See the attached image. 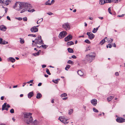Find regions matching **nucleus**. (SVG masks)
I'll return each instance as SVG.
<instances>
[{
	"label": "nucleus",
	"mask_w": 125,
	"mask_h": 125,
	"mask_svg": "<svg viewBox=\"0 0 125 125\" xmlns=\"http://www.w3.org/2000/svg\"><path fill=\"white\" fill-rule=\"evenodd\" d=\"M31 7V4L28 3L18 2L15 3L14 8L18 10H19L21 9H22L20 12L21 13H22L27 10L29 12H32L31 10H27L28 9H30Z\"/></svg>",
	"instance_id": "nucleus-1"
},
{
	"label": "nucleus",
	"mask_w": 125,
	"mask_h": 125,
	"mask_svg": "<svg viewBox=\"0 0 125 125\" xmlns=\"http://www.w3.org/2000/svg\"><path fill=\"white\" fill-rule=\"evenodd\" d=\"M23 114L24 120L27 124H29L32 122V118L31 115V114L30 113H25Z\"/></svg>",
	"instance_id": "nucleus-2"
},
{
	"label": "nucleus",
	"mask_w": 125,
	"mask_h": 125,
	"mask_svg": "<svg viewBox=\"0 0 125 125\" xmlns=\"http://www.w3.org/2000/svg\"><path fill=\"white\" fill-rule=\"evenodd\" d=\"M95 55L87 54L86 55L85 59L88 61L91 62L95 59Z\"/></svg>",
	"instance_id": "nucleus-3"
},
{
	"label": "nucleus",
	"mask_w": 125,
	"mask_h": 125,
	"mask_svg": "<svg viewBox=\"0 0 125 125\" xmlns=\"http://www.w3.org/2000/svg\"><path fill=\"white\" fill-rule=\"evenodd\" d=\"M62 28L66 31L69 30L71 29L70 23L67 22L65 23L62 25Z\"/></svg>",
	"instance_id": "nucleus-4"
},
{
	"label": "nucleus",
	"mask_w": 125,
	"mask_h": 125,
	"mask_svg": "<svg viewBox=\"0 0 125 125\" xmlns=\"http://www.w3.org/2000/svg\"><path fill=\"white\" fill-rule=\"evenodd\" d=\"M35 41L36 44L43 43V41L42 39L41 36L40 35H39L38 38H37L35 39Z\"/></svg>",
	"instance_id": "nucleus-5"
},
{
	"label": "nucleus",
	"mask_w": 125,
	"mask_h": 125,
	"mask_svg": "<svg viewBox=\"0 0 125 125\" xmlns=\"http://www.w3.org/2000/svg\"><path fill=\"white\" fill-rule=\"evenodd\" d=\"M67 34V32L65 31L61 32L59 35V37L60 39H62L65 37Z\"/></svg>",
	"instance_id": "nucleus-6"
},
{
	"label": "nucleus",
	"mask_w": 125,
	"mask_h": 125,
	"mask_svg": "<svg viewBox=\"0 0 125 125\" xmlns=\"http://www.w3.org/2000/svg\"><path fill=\"white\" fill-rule=\"evenodd\" d=\"M86 34L88 36L89 38L91 40L93 39L94 37V35L91 32H87Z\"/></svg>",
	"instance_id": "nucleus-7"
},
{
	"label": "nucleus",
	"mask_w": 125,
	"mask_h": 125,
	"mask_svg": "<svg viewBox=\"0 0 125 125\" xmlns=\"http://www.w3.org/2000/svg\"><path fill=\"white\" fill-rule=\"evenodd\" d=\"M116 121L119 123H122L125 122V119L122 117H118L116 119Z\"/></svg>",
	"instance_id": "nucleus-8"
},
{
	"label": "nucleus",
	"mask_w": 125,
	"mask_h": 125,
	"mask_svg": "<svg viewBox=\"0 0 125 125\" xmlns=\"http://www.w3.org/2000/svg\"><path fill=\"white\" fill-rule=\"evenodd\" d=\"M72 36L71 35H69L64 38V40L65 42H67L68 41L71 40L72 39Z\"/></svg>",
	"instance_id": "nucleus-9"
},
{
	"label": "nucleus",
	"mask_w": 125,
	"mask_h": 125,
	"mask_svg": "<svg viewBox=\"0 0 125 125\" xmlns=\"http://www.w3.org/2000/svg\"><path fill=\"white\" fill-rule=\"evenodd\" d=\"M0 2L8 5L10 3V0H0Z\"/></svg>",
	"instance_id": "nucleus-10"
},
{
	"label": "nucleus",
	"mask_w": 125,
	"mask_h": 125,
	"mask_svg": "<svg viewBox=\"0 0 125 125\" xmlns=\"http://www.w3.org/2000/svg\"><path fill=\"white\" fill-rule=\"evenodd\" d=\"M31 31L32 32H35L38 31V28L36 26H34L32 27L31 29Z\"/></svg>",
	"instance_id": "nucleus-11"
},
{
	"label": "nucleus",
	"mask_w": 125,
	"mask_h": 125,
	"mask_svg": "<svg viewBox=\"0 0 125 125\" xmlns=\"http://www.w3.org/2000/svg\"><path fill=\"white\" fill-rule=\"evenodd\" d=\"M121 0H108L107 2L108 3H110L112 2H113L115 3H116L120 1Z\"/></svg>",
	"instance_id": "nucleus-12"
},
{
	"label": "nucleus",
	"mask_w": 125,
	"mask_h": 125,
	"mask_svg": "<svg viewBox=\"0 0 125 125\" xmlns=\"http://www.w3.org/2000/svg\"><path fill=\"white\" fill-rule=\"evenodd\" d=\"M92 104L94 106H95L97 103V100L95 99H93L91 101Z\"/></svg>",
	"instance_id": "nucleus-13"
},
{
	"label": "nucleus",
	"mask_w": 125,
	"mask_h": 125,
	"mask_svg": "<svg viewBox=\"0 0 125 125\" xmlns=\"http://www.w3.org/2000/svg\"><path fill=\"white\" fill-rule=\"evenodd\" d=\"M7 28L4 25L0 26V30L3 31H6Z\"/></svg>",
	"instance_id": "nucleus-14"
},
{
	"label": "nucleus",
	"mask_w": 125,
	"mask_h": 125,
	"mask_svg": "<svg viewBox=\"0 0 125 125\" xmlns=\"http://www.w3.org/2000/svg\"><path fill=\"white\" fill-rule=\"evenodd\" d=\"M15 61V59L12 57H10L8 58V61H10L12 62H14Z\"/></svg>",
	"instance_id": "nucleus-15"
},
{
	"label": "nucleus",
	"mask_w": 125,
	"mask_h": 125,
	"mask_svg": "<svg viewBox=\"0 0 125 125\" xmlns=\"http://www.w3.org/2000/svg\"><path fill=\"white\" fill-rule=\"evenodd\" d=\"M107 38V37H105L104 39L102 40L100 42V43L101 45L104 43L106 42L105 39Z\"/></svg>",
	"instance_id": "nucleus-16"
},
{
	"label": "nucleus",
	"mask_w": 125,
	"mask_h": 125,
	"mask_svg": "<svg viewBox=\"0 0 125 125\" xmlns=\"http://www.w3.org/2000/svg\"><path fill=\"white\" fill-rule=\"evenodd\" d=\"M108 0H100V2H101V4H103L104 3H108L107 2V1Z\"/></svg>",
	"instance_id": "nucleus-17"
},
{
	"label": "nucleus",
	"mask_w": 125,
	"mask_h": 125,
	"mask_svg": "<svg viewBox=\"0 0 125 125\" xmlns=\"http://www.w3.org/2000/svg\"><path fill=\"white\" fill-rule=\"evenodd\" d=\"M74 42L72 41L69 42L67 43V45L68 46H70L71 45L74 44Z\"/></svg>",
	"instance_id": "nucleus-18"
},
{
	"label": "nucleus",
	"mask_w": 125,
	"mask_h": 125,
	"mask_svg": "<svg viewBox=\"0 0 125 125\" xmlns=\"http://www.w3.org/2000/svg\"><path fill=\"white\" fill-rule=\"evenodd\" d=\"M106 39V42H108L111 43L113 42V40L112 39L110 38L109 39L107 38Z\"/></svg>",
	"instance_id": "nucleus-19"
},
{
	"label": "nucleus",
	"mask_w": 125,
	"mask_h": 125,
	"mask_svg": "<svg viewBox=\"0 0 125 125\" xmlns=\"http://www.w3.org/2000/svg\"><path fill=\"white\" fill-rule=\"evenodd\" d=\"M77 73L80 76L83 75V73L81 70H78Z\"/></svg>",
	"instance_id": "nucleus-20"
},
{
	"label": "nucleus",
	"mask_w": 125,
	"mask_h": 125,
	"mask_svg": "<svg viewBox=\"0 0 125 125\" xmlns=\"http://www.w3.org/2000/svg\"><path fill=\"white\" fill-rule=\"evenodd\" d=\"M58 119L61 122L63 123L64 122V121L65 120V119L62 118V116L60 117Z\"/></svg>",
	"instance_id": "nucleus-21"
},
{
	"label": "nucleus",
	"mask_w": 125,
	"mask_h": 125,
	"mask_svg": "<svg viewBox=\"0 0 125 125\" xmlns=\"http://www.w3.org/2000/svg\"><path fill=\"white\" fill-rule=\"evenodd\" d=\"M68 50L69 52L71 53H73V50L72 49L70 48H68Z\"/></svg>",
	"instance_id": "nucleus-22"
},
{
	"label": "nucleus",
	"mask_w": 125,
	"mask_h": 125,
	"mask_svg": "<svg viewBox=\"0 0 125 125\" xmlns=\"http://www.w3.org/2000/svg\"><path fill=\"white\" fill-rule=\"evenodd\" d=\"M7 106L6 103H5L4 104L2 105V110H4V109Z\"/></svg>",
	"instance_id": "nucleus-23"
},
{
	"label": "nucleus",
	"mask_w": 125,
	"mask_h": 125,
	"mask_svg": "<svg viewBox=\"0 0 125 125\" xmlns=\"http://www.w3.org/2000/svg\"><path fill=\"white\" fill-rule=\"evenodd\" d=\"M20 42L21 44H23L24 43V41L23 39L20 38Z\"/></svg>",
	"instance_id": "nucleus-24"
},
{
	"label": "nucleus",
	"mask_w": 125,
	"mask_h": 125,
	"mask_svg": "<svg viewBox=\"0 0 125 125\" xmlns=\"http://www.w3.org/2000/svg\"><path fill=\"white\" fill-rule=\"evenodd\" d=\"M50 0H48L46 2L45 4L46 5H51V3H50Z\"/></svg>",
	"instance_id": "nucleus-25"
},
{
	"label": "nucleus",
	"mask_w": 125,
	"mask_h": 125,
	"mask_svg": "<svg viewBox=\"0 0 125 125\" xmlns=\"http://www.w3.org/2000/svg\"><path fill=\"white\" fill-rule=\"evenodd\" d=\"M32 54V55H33V56H36L39 55L40 54L39 53V52H37L36 53H33Z\"/></svg>",
	"instance_id": "nucleus-26"
},
{
	"label": "nucleus",
	"mask_w": 125,
	"mask_h": 125,
	"mask_svg": "<svg viewBox=\"0 0 125 125\" xmlns=\"http://www.w3.org/2000/svg\"><path fill=\"white\" fill-rule=\"evenodd\" d=\"M60 79H57L55 80H53L52 82L55 83H58V80H60Z\"/></svg>",
	"instance_id": "nucleus-27"
},
{
	"label": "nucleus",
	"mask_w": 125,
	"mask_h": 125,
	"mask_svg": "<svg viewBox=\"0 0 125 125\" xmlns=\"http://www.w3.org/2000/svg\"><path fill=\"white\" fill-rule=\"evenodd\" d=\"M67 63L69 64H73L74 63L71 60H69L67 62Z\"/></svg>",
	"instance_id": "nucleus-28"
},
{
	"label": "nucleus",
	"mask_w": 125,
	"mask_h": 125,
	"mask_svg": "<svg viewBox=\"0 0 125 125\" xmlns=\"http://www.w3.org/2000/svg\"><path fill=\"white\" fill-rule=\"evenodd\" d=\"M113 97L112 96H111L107 98V100L109 102L111 100Z\"/></svg>",
	"instance_id": "nucleus-29"
},
{
	"label": "nucleus",
	"mask_w": 125,
	"mask_h": 125,
	"mask_svg": "<svg viewBox=\"0 0 125 125\" xmlns=\"http://www.w3.org/2000/svg\"><path fill=\"white\" fill-rule=\"evenodd\" d=\"M73 110L72 109H71L69 110L68 114L71 115L73 112Z\"/></svg>",
	"instance_id": "nucleus-30"
},
{
	"label": "nucleus",
	"mask_w": 125,
	"mask_h": 125,
	"mask_svg": "<svg viewBox=\"0 0 125 125\" xmlns=\"http://www.w3.org/2000/svg\"><path fill=\"white\" fill-rule=\"evenodd\" d=\"M70 66L69 65H67L66 67L65 68V69L66 70H67L68 69H69L70 67Z\"/></svg>",
	"instance_id": "nucleus-31"
},
{
	"label": "nucleus",
	"mask_w": 125,
	"mask_h": 125,
	"mask_svg": "<svg viewBox=\"0 0 125 125\" xmlns=\"http://www.w3.org/2000/svg\"><path fill=\"white\" fill-rule=\"evenodd\" d=\"M36 98L37 99H39L41 97L42 94H37Z\"/></svg>",
	"instance_id": "nucleus-32"
},
{
	"label": "nucleus",
	"mask_w": 125,
	"mask_h": 125,
	"mask_svg": "<svg viewBox=\"0 0 125 125\" xmlns=\"http://www.w3.org/2000/svg\"><path fill=\"white\" fill-rule=\"evenodd\" d=\"M84 42L88 44H90L91 43V42L88 39H86L85 40Z\"/></svg>",
	"instance_id": "nucleus-33"
},
{
	"label": "nucleus",
	"mask_w": 125,
	"mask_h": 125,
	"mask_svg": "<svg viewBox=\"0 0 125 125\" xmlns=\"http://www.w3.org/2000/svg\"><path fill=\"white\" fill-rule=\"evenodd\" d=\"M41 47L45 49L48 47V46L46 45H41Z\"/></svg>",
	"instance_id": "nucleus-34"
},
{
	"label": "nucleus",
	"mask_w": 125,
	"mask_h": 125,
	"mask_svg": "<svg viewBox=\"0 0 125 125\" xmlns=\"http://www.w3.org/2000/svg\"><path fill=\"white\" fill-rule=\"evenodd\" d=\"M46 72L47 74H48L49 75H50L51 74V73H50L49 70L48 68L46 69Z\"/></svg>",
	"instance_id": "nucleus-35"
},
{
	"label": "nucleus",
	"mask_w": 125,
	"mask_h": 125,
	"mask_svg": "<svg viewBox=\"0 0 125 125\" xmlns=\"http://www.w3.org/2000/svg\"><path fill=\"white\" fill-rule=\"evenodd\" d=\"M93 111L94 112H98V111L95 108H93Z\"/></svg>",
	"instance_id": "nucleus-36"
},
{
	"label": "nucleus",
	"mask_w": 125,
	"mask_h": 125,
	"mask_svg": "<svg viewBox=\"0 0 125 125\" xmlns=\"http://www.w3.org/2000/svg\"><path fill=\"white\" fill-rule=\"evenodd\" d=\"M28 36H30L32 37H36V35L33 34H29L28 35Z\"/></svg>",
	"instance_id": "nucleus-37"
},
{
	"label": "nucleus",
	"mask_w": 125,
	"mask_h": 125,
	"mask_svg": "<svg viewBox=\"0 0 125 125\" xmlns=\"http://www.w3.org/2000/svg\"><path fill=\"white\" fill-rule=\"evenodd\" d=\"M2 7L5 9V13H6L7 11L8 10V9L7 8H5L3 6Z\"/></svg>",
	"instance_id": "nucleus-38"
},
{
	"label": "nucleus",
	"mask_w": 125,
	"mask_h": 125,
	"mask_svg": "<svg viewBox=\"0 0 125 125\" xmlns=\"http://www.w3.org/2000/svg\"><path fill=\"white\" fill-rule=\"evenodd\" d=\"M10 112L12 114L14 113V110L13 109H11L10 110Z\"/></svg>",
	"instance_id": "nucleus-39"
},
{
	"label": "nucleus",
	"mask_w": 125,
	"mask_h": 125,
	"mask_svg": "<svg viewBox=\"0 0 125 125\" xmlns=\"http://www.w3.org/2000/svg\"><path fill=\"white\" fill-rule=\"evenodd\" d=\"M34 94H28V97L29 98H30Z\"/></svg>",
	"instance_id": "nucleus-40"
},
{
	"label": "nucleus",
	"mask_w": 125,
	"mask_h": 125,
	"mask_svg": "<svg viewBox=\"0 0 125 125\" xmlns=\"http://www.w3.org/2000/svg\"><path fill=\"white\" fill-rule=\"evenodd\" d=\"M108 11H109V13L110 14H112V13L111 12V7L109 8L108 9Z\"/></svg>",
	"instance_id": "nucleus-41"
},
{
	"label": "nucleus",
	"mask_w": 125,
	"mask_h": 125,
	"mask_svg": "<svg viewBox=\"0 0 125 125\" xmlns=\"http://www.w3.org/2000/svg\"><path fill=\"white\" fill-rule=\"evenodd\" d=\"M33 80H31L30 81H29V82H27V83H29V84L30 83H33Z\"/></svg>",
	"instance_id": "nucleus-42"
},
{
	"label": "nucleus",
	"mask_w": 125,
	"mask_h": 125,
	"mask_svg": "<svg viewBox=\"0 0 125 125\" xmlns=\"http://www.w3.org/2000/svg\"><path fill=\"white\" fill-rule=\"evenodd\" d=\"M67 96V94H61V97H65Z\"/></svg>",
	"instance_id": "nucleus-43"
},
{
	"label": "nucleus",
	"mask_w": 125,
	"mask_h": 125,
	"mask_svg": "<svg viewBox=\"0 0 125 125\" xmlns=\"http://www.w3.org/2000/svg\"><path fill=\"white\" fill-rule=\"evenodd\" d=\"M23 20L24 21H26L27 20V18L26 17H25L23 18Z\"/></svg>",
	"instance_id": "nucleus-44"
},
{
	"label": "nucleus",
	"mask_w": 125,
	"mask_h": 125,
	"mask_svg": "<svg viewBox=\"0 0 125 125\" xmlns=\"http://www.w3.org/2000/svg\"><path fill=\"white\" fill-rule=\"evenodd\" d=\"M97 31L96 30V29L95 28H94L92 31V32L93 33H95Z\"/></svg>",
	"instance_id": "nucleus-45"
},
{
	"label": "nucleus",
	"mask_w": 125,
	"mask_h": 125,
	"mask_svg": "<svg viewBox=\"0 0 125 125\" xmlns=\"http://www.w3.org/2000/svg\"><path fill=\"white\" fill-rule=\"evenodd\" d=\"M125 15V14H122L121 15H118L117 16V17H123Z\"/></svg>",
	"instance_id": "nucleus-46"
},
{
	"label": "nucleus",
	"mask_w": 125,
	"mask_h": 125,
	"mask_svg": "<svg viewBox=\"0 0 125 125\" xmlns=\"http://www.w3.org/2000/svg\"><path fill=\"white\" fill-rule=\"evenodd\" d=\"M3 42L2 41V39L0 38V44H2Z\"/></svg>",
	"instance_id": "nucleus-47"
},
{
	"label": "nucleus",
	"mask_w": 125,
	"mask_h": 125,
	"mask_svg": "<svg viewBox=\"0 0 125 125\" xmlns=\"http://www.w3.org/2000/svg\"><path fill=\"white\" fill-rule=\"evenodd\" d=\"M37 121L36 120H35L33 121V123L34 125H37Z\"/></svg>",
	"instance_id": "nucleus-48"
},
{
	"label": "nucleus",
	"mask_w": 125,
	"mask_h": 125,
	"mask_svg": "<svg viewBox=\"0 0 125 125\" xmlns=\"http://www.w3.org/2000/svg\"><path fill=\"white\" fill-rule=\"evenodd\" d=\"M47 14L50 15H51L53 14V13H52L51 12H48L47 13Z\"/></svg>",
	"instance_id": "nucleus-49"
},
{
	"label": "nucleus",
	"mask_w": 125,
	"mask_h": 125,
	"mask_svg": "<svg viewBox=\"0 0 125 125\" xmlns=\"http://www.w3.org/2000/svg\"><path fill=\"white\" fill-rule=\"evenodd\" d=\"M8 43V42H6V41H4V42H3L2 43V44H6Z\"/></svg>",
	"instance_id": "nucleus-50"
},
{
	"label": "nucleus",
	"mask_w": 125,
	"mask_h": 125,
	"mask_svg": "<svg viewBox=\"0 0 125 125\" xmlns=\"http://www.w3.org/2000/svg\"><path fill=\"white\" fill-rule=\"evenodd\" d=\"M90 49H89V47H88L87 48H86V50L85 51V52H86L88 51L89 50H90Z\"/></svg>",
	"instance_id": "nucleus-51"
},
{
	"label": "nucleus",
	"mask_w": 125,
	"mask_h": 125,
	"mask_svg": "<svg viewBox=\"0 0 125 125\" xmlns=\"http://www.w3.org/2000/svg\"><path fill=\"white\" fill-rule=\"evenodd\" d=\"M43 19L42 18L41 19L39 20L38 21H39V23H40V22H42L43 21Z\"/></svg>",
	"instance_id": "nucleus-52"
},
{
	"label": "nucleus",
	"mask_w": 125,
	"mask_h": 125,
	"mask_svg": "<svg viewBox=\"0 0 125 125\" xmlns=\"http://www.w3.org/2000/svg\"><path fill=\"white\" fill-rule=\"evenodd\" d=\"M115 75L116 76H118L119 75V73L118 72H116L115 73Z\"/></svg>",
	"instance_id": "nucleus-53"
},
{
	"label": "nucleus",
	"mask_w": 125,
	"mask_h": 125,
	"mask_svg": "<svg viewBox=\"0 0 125 125\" xmlns=\"http://www.w3.org/2000/svg\"><path fill=\"white\" fill-rule=\"evenodd\" d=\"M72 58L73 59H76V57L75 55H73L72 56Z\"/></svg>",
	"instance_id": "nucleus-54"
},
{
	"label": "nucleus",
	"mask_w": 125,
	"mask_h": 125,
	"mask_svg": "<svg viewBox=\"0 0 125 125\" xmlns=\"http://www.w3.org/2000/svg\"><path fill=\"white\" fill-rule=\"evenodd\" d=\"M108 46H109V47L110 48H111L112 47V45L110 43H109L108 44Z\"/></svg>",
	"instance_id": "nucleus-55"
},
{
	"label": "nucleus",
	"mask_w": 125,
	"mask_h": 125,
	"mask_svg": "<svg viewBox=\"0 0 125 125\" xmlns=\"http://www.w3.org/2000/svg\"><path fill=\"white\" fill-rule=\"evenodd\" d=\"M66 120H65L64 122H63V123H64V124H66L68 123V122H67L66 121Z\"/></svg>",
	"instance_id": "nucleus-56"
},
{
	"label": "nucleus",
	"mask_w": 125,
	"mask_h": 125,
	"mask_svg": "<svg viewBox=\"0 0 125 125\" xmlns=\"http://www.w3.org/2000/svg\"><path fill=\"white\" fill-rule=\"evenodd\" d=\"M7 19L8 20H9V21L11 20L9 16H7Z\"/></svg>",
	"instance_id": "nucleus-57"
},
{
	"label": "nucleus",
	"mask_w": 125,
	"mask_h": 125,
	"mask_svg": "<svg viewBox=\"0 0 125 125\" xmlns=\"http://www.w3.org/2000/svg\"><path fill=\"white\" fill-rule=\"evenodd\" d=\"M17 19L18 20H20V21H21V20H22V18H21V17L17 18Z\"/></svg>",
	"instance_id": "nucleus-58"
},
{
	"label": "nucleus",
	"mask_w": 125,
	"mask_h": 125,
	"mask_svg": "<svg viewBox=\"0 0 125 125\" xmlns=\"http://www.w3.org/2000/svg\"><path fill=\"white\" fill-rule=\"evenodd\" d=\"M42 68H44L46 66V65L45 64L43 65H42Z\"/></svg>",
	"instance_id": "nucleus-59"
},
{
	"label": "nucleus",
	"mask_w": 125,
	"mask_h": 125,
	"mask_svg": "<svg viewBox=\"0 0 125 125\" xmlns=\"http://www.w3.org/2000/svg\"><path fill=\"white\" fill-rule=\"evenodd\" d=\"M67 98V97H65L62 98V99L63 100H66Z\"/></svg>",
	"instance_id": "nucleus-60"
},
{
	"label": "nucleus",
	"mask_w": 125,
	"mask_h": 125,
	"mask_svg": "<svg viewBox=\"0 0 125 125\" xmlns=\"http://www.w3.org/2000/svg\"><path fill=\"white\" fill-rule=\"evenodd\" d=\"M42 83H40L38 84V86H40L42 85Z\"/></svg>",
	"instance_id": "nucleus-61"
},
{
	"label": "nucleus",
	"mask_w": 125,
	"mask_h": 125,
	"mask_svg": "<svg viewBox=\"0 0 125 125\" xmlns=\"http://www.w3.org/2000/svg\"><path fill=\"white\" fill-rule=\"evenodd\" d=\"M113 46H114V47H116V44L115 43H114L113 44Z\"/></svg>",
	"instance_id": "nucleus-62"
},
{
	"label": "nucleus",
	"mask_w": 125,
	"mask_h": 125,
	"mask_svg": "<svg viewBox=\"0 0 125 125\" xmlns=\"http://www.w3.org/2000/svg\"><path fill=\"white\" fill-rule=\"evenodd\" d=\"M54 99H52V103H54Z\"/></svg>",
	"instance_id": "nucleus-63"
},
{
	"label": "nucleus",
	"mask_w": 125,
	"mask_h": 125,
	"mask_svg": "<svg viewBox=\"0 0 125 125\" xmlns=\"http://www.w3.org/2000/svg\"><path fill=\"white\" fill-rule=\"evenodd\" d=\"M1 99L2 100H3L4 99V97L3 96H2L1 97Z\"/></svg>",
	"instance_id": "nucleus-64"
}]
</instances>
